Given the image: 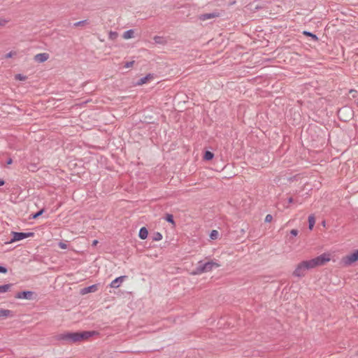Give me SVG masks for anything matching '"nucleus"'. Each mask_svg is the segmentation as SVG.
Wrapping results in <instances>:
<instances>
[{"label":"nucleus","mask_w":358,"mask_h":358,"mask_svg":"<svg viewBox=\"0 0 358 358\" xmlns=\"http://www.w3.org/2000/svg\"><path fill=\"white\" fill-rule=\"evenodd\" d=\"M7 272V270L6 268L3 267V266H0V273H5Z\"/></svg>","instance_id":"2f4dec72"},{"label":"nucleus","mask_w":358,"mask_h":358,"mask_svg":"<svg viewBox=\"0 0 358 358\" xmlns=\"http://www.w3.org/2000/svg\"><path fill=\"white\" fill-rule=\"evenodd\" d=\"M98 334L99 332L96 331H85L78 332L79 342L87 341L90 337Z\"/></svg>","instance_id":"423d86ee"},{"label":"nucleus","mask_w":358,"mask_h":358,"mask_svg":"<svg viewBox=\"0 0 358 358\" xmlns=\"http://www.w3.org/2000/svg\"><path fill=\"white\" fill-rule=\"evenodd\" d=\"M13 312L8 309L0 308V320H6L13 317Z\"/></svg>","instance_id":"6e6552de"},{"label":"nucleus","mask_w":358,"mask_h":358,"mask_svg":"<svg viewBox=\"0 0 358 358\" xmlns=\"http://www.w3.org/2000/svg\"><path fill=\"white\" fill-rule=\"evenodd\" d=\"M15 79L17 80L24 81L27 79V76L18 73L15 76Z\"/></svg>","instance_id":"a211bd4d"},{"label":"nucleus","mask_w":358,"mask_h":358,"mask_svg":"<svg viewBox=\"0 0 358 358\" xmlns=\"http://www.w3.org/2000/svg\"><path fill=\"white\" fill-rule=\"evenodd\" d=\"M331 257L330 253L324 252L311 259L301 261L296 265L292 275L296 278H303L308 270L324 265L331 260Z\"/></svg>","instance_id":"f257e3e1"},{"label":"nucleus","mask_w":358,"mask_h":358,"mask_svg":"<svg viewBox=\"0 0 358 358\" xmlns=\"http://www.w3.org/2000/svg\"><path fill=\"white\" fill-rule=\"evenodd\" d=\"M152 78V76L151 74L147 75L145 77H143L141 78L138 83H136L137 85H143L145 83H147L149 80H150Z\"/></svg>","instance_id":"f8f14e48"},{"label":"nucleus","mask_w":358,"mask_h":358,"mask_svg":"<svg viewBox=\"0 0 358 358\" xmlns=\"http://www.w3.org/2000/svg\"><path fill=\"white\" fill-rule=\"evenodd\" d=\"M358 262V249L353 250L350 253L343 256L341 258V264L345 267L352 266Z\"/></svg>","instance_id":"7ed1b4c3"},{"label":"nucleus","mask_w":358,"mask_h":358,"mask_svg":"<svg viewBox=\"0 0 358 358\" xmlns=\"http://www.w3.org/2000/svg\"><path fill=\"white\" fill-rule=\"evenodd\" d=\"M97 243H98V241L96 240H95V241H93V245H95L97 244Z\"/></svg>","instance_id":"4c0bfd02"},{"label":"nucleus","mask_w":358,"mask_h":358,"mask_svg":"<svg viewBox=\"0 0 358 358\" xmlns=\"http://www.w3.org/2000/svg\"><path fill=\"white\" fill-rule=\"evenodd\" d=\"M219 236V233L217 230H213L210 234V238L213 240L217 239Z\"/></svg>","instance_id":"aec40b11"},{"label":"nucleus","mask_w":358,"mask_h":358,"mask_svg":"<svg viewBox=\"0 0 358 358\" xmlns=\"http://www.w3.org/2000/svg\"><path fill=\"white\" fill-rule=\"evenodd\" d=\"M8 20L5 18H0V27H5L8 23Z\"/></svg>","instance_id":"b1692460"},{"label":"nucleus","mask_w":358,"mask_h":358,"mask_svg":"<svg viewBox=\"0 0 358 358\" xmlns=\"http://www.w3.org/2000/svg\"><path fill=\"white\" fill-rule=\"evenodd\" d=\"M357 105H358V101H357Z\"/></svg>","instance_id":"58836bf2"},{"label":"nucleus","mask_w":358,"mask_h":358,"mask_svg":"<svg viewBox=\"0 0 358 358\" xmlns=\"http://www.w3.org/2000/svg\"><path fill=\"white\" fill-rule=\"evenodd\" d=\"M98 290V285H93L87 287H85L81 289L80 293L82 294H86L87 293L90 292H95Z\"/></svg>","instance_id":"9b49d317"},{"label":"nucleus","mask_w":358,"mask_h":358,"mask_svg":"<svg viewBox=\"0 0 358 358\" xmlns=\"http://www.w3.org/2000/svg\"><path fill=\"white\" fill-rule=\"evenodd\" d=\"M272 220H273V217H272V215H267L266 216V217H265V221H266V222H271V221H272Z\"/></svg>","instance_id":"c85d7f7f"},{"label":"nucleus","mask_w":358,"mask_h":358,"mask_svg":"<svg viewBox=\"0 0 358 358\" xmlns=\"http://www.w3.org/2000/svg\"><path fill=\"white\" fill-rule=\"evenodd\" d=\"M148 235V229L145 227L141 228V229L139 231V234H138L140 238L145 240V238H147Z\"/></svg>","instance_id":"2eb2a0df"},{"label":"nucleus","mask_w":358,"mask_h":358,"mask_svg":"<svg viewBox=\"0 0 358 358\" xmlns=\"http://www.w3.org/2000/svg\"><path fill=\"white\" fill-rule=\"evenodd\" d=\"M43 212H44V210H43V209H42V210H41L40 211H38V213H35V214L32 215L31 217H32L33 219H36V218H38L39 216H41V215L43 213Z\"/></svg>","instance_id":"a878e982"},{"label":"nucleus","mask_w":358,"mask_h":358,"mask_svg":"<svg viewBox=\"0 0 358 358\" xmlns=\"http://www.w3.org/2000/svg\"><path fill=\"white\" fill-rule=\"evenodd\" d=\"M4 184H5L4 180H0V186L3 185Z\"/></svg>","instance_id":"f704fd0d"},{"label":"nucleus","mask_w":358,"mask_h":358,"mask_svg":"<svg viewBox=\"0 0 358 358\" xmlns=\"http://www.w3.org/2000/svg\"><path fill=\"white\" fill-rule=\"evenodd\" d=\"M12 163V159H9V160L8 161L7 164H10Z\"/></svg>","instance_id":"c9c22d12"},{"label":"nucleus","mask_w":358,"mask_h":358,"mask_svg":"<svg viewBox=\"0 0 358 358\" xmlns=\"http://www.w3.org/2000/svg\"><path fill=\"white\" fill-rule=\"evenodd\" d=\"M303 34L306 36H310L314 41H318V38L316 35L310 33V32H308V31H304L303 32Z\"/></svg>","instance_id":"4be33fe9"},{"label":"nucleus","mask_w":358,"mask_h":358,"mask_svg":"<svg viewBox=\"0 0 358 358\" xmlns=\"http://www.w3.org/2000/svg\"><path fill=\"white\" fill-rule=\"evenodd\" d=\"M214 155L210 151H206L204 154V159L206 160H210L213 158Z\"/></svg>","instance_id":"6ab92c4d"},{"label":"nucleus","mask_w":358,"mask_h":358,"mask_svg":"<svg viewBox=\"0 0 358 358\" xmlns=\"http://www.w3.org/2000/svg\"><path fill=\"white\" fill-rule=\"evenodd\" d=\"M13 287L12 284H6L3 285H0V293H6L10 290Z\"/></svg>","instance_id":"dca6fc26"},{"label":"nucleus","mask_w":358,"mask_h":358,"mask_svg":"<svg viewBox=\"0 0 358 358\" xmlns=\"http://www.w3.org/2000/svg\"><path fill=\"white\" fill-rule=\"evenodd\" d=\"M220 266V264L214 261H210L204 264H203L201 262H199L198 267L195 271L192 272V274L199 275L203 273H208Z\"/></svg>","instance_id":"f03ea898"},{"label":"nucleus","mask_w":358,"mask_h":358,"mask_svg":"<svg viewBox=\"0 0 358 358\" xmlns=\"http://www.w3.org/2000/svg\"><path fill=\"white\" fill-rule=\"evenodd\" d=\"M122 37L124 39H130L134 37V31L133 29H130L124 32Z\"/></svg>","instance_id":"4468645a"},{"label":"nucleus","mask_w":358,"mask_h":358,"mask_svg":"<svg viewBox=\"0 0 358 358\" xmlns=\"http://www.w3.org/2000/svg\"><path fill=\"white\" fill-rule=\"evenodd\" d=\"M126 278V276L122 275L120 277H118L115 278L114 280H113L110 285V287L112 288H117L120 287V283H122L124 280Z\"/></svg>","instance_id":"9d476101"},{"label":"nucleus","mask_w":358,"mask_h":358,"mask_svg":"<svg viewBox=\"0 0 358 358\" xmlns=\"http://www.w3.org/2000/svg\"><path fill=\"white\" fill-rule=\"evenodd\" d=\"M308 223H309V229L310 230H312L315 224V218L314 215H311L308 217Z\"/></svg>","instance_id":"f3484780"},{"label":"nucleus","mask_w":358,"mask_h":358,"mask_svg":"<svg viewBox=\"0 0 358 358\" xmlns=\"http://www.w3.org/2000/svg\"><path fill=\"white\" fill-rule=\"evenodd\" d=\"M166 221L171 223L172 224H175V222H174V220H173V215H168L166 216Z\"/></svg>","instance_id":"bb28decb"},{"label":"nucleus","mask_w":358,"mask_h":358,"mask_svg":"<svg viewBox=\"0 0 358 358\" xmlns=\"http://www.w3.org/2000/svg\"><path fill=\"white\" fill-rule=\"evenodd\" d=\"M58 339L71 343L79 342L78 332H66L58 336Z\"/></svg>","instance_id":"20e7f679"},{"label":"nucleus","mask_w":358,"mask_h":358,"mask_svg":"<svg viewBox=\"0 0 358 358\" xmlns=\"http://www.w3.org/2000/svg\"><path fill=\"white\" fill-rule=\"evenodd\" d=\"M153 241H161L162 239V235L161 233L159 232H156L154 236H153V238H152Z\"/></svg>","instance_id":"412c9836"},{"label":"nucleus","mask_w":358,"mask_h":358,"mask_svg":"<svg viewBox=\"0 0 358 358\" xmlns=\"http://www.w3.org/2000/svg\"><path fill=\"white\" fill-rule=\"evenodd\" d=\"M349 92H350V94H352L353 97H355L357 93V92L355 90H350Z\"/></svg>","instance_id":"7c9ffc66"},{"label":"nucleus","mask_w":358,"mask_h":358,"mask_svg":"<svg viewBox=\"0 0 358 358\" xmlns=\"http://www.w3.org/2000/svg\"><path fill=\"white\" fill-rule=\"evenodd\" d=\"M34 296V292L31 291H24L21 292H18L15 295V298L18 299H32Z\"/></svg>","instance_id":"0eeeda50"},{"label":"nucleus","mask_w":358,"mask_h":358,"mask_svg":"<svg viewBox=\"0 0 358 358\" xmlns=\"http://www.w3.org/2000/svg\"><path fill=\"white\" fill-rule=\"evenodd\" d=\"M59 246L60 248L62 249H66L67 248V245L63 242H60L59 243Z\"/></svg>","instance_id":"c756f323"},{"label":"nucleus","mask_w":358,"mask_h":358,"mask_svg":"<svg viewBox=\"0 0 358 358\" xmlns=\"http://www.w3.org/2000/svg\"><path fill=\"white\" fill-rule=\"evenodd\" d=\"M15 55H16V52L10 51V52L7 53L5 55V58L8 59V58L13 57V56H15Z\"/></svg>","instance_id":"cd10ccee"},{"label":"nucleus","mask_w":358,"mask_h":358,"mask_svg":"<svg viewBox=\"0 0 358 358\" xmlns=\"http://www.w3.org/2000/svg\"><path fill=\"white\" fill-rule=\"evenodd\" d=\"M85 23V21H80L75 24L76 26H79L81 24H84Z\"/></svg>","instance_id":"72a5a7b5"},{"label":"nucleus","mask_w":358,"mask_h":358,"mask_svg":"<svg viewBox=\"0 0 358 358\" xmlns=\"http://www.w3.org/2000/svg\"><path fill=\"white\" fill-rule=\"evenodd\" d=\"M11 234L13 236V238L10 241L9 243H15L17 241H20L22 239L29 238V237H33L34 236V233H33V232L24 233V232L12 231Z\"/></svg>","instance_id":"39448f33"},{"label":"nucleus","mask_w":358,"mask_h":358,"mask_svg":"<svg viewBox=\"0 0 358 358\" xmlns=\"http://www.w3.org/2000/svg\"><path fill=\"white\" fill-rule=\"evenodd\" d=\"M347 110H348V109H347V108L341 109V110H340L338 111V115H341V114H342L343 113H344V112H345V111H347Z\"/></svg>","instance_id":"473e14b6"},{"label":"nucleus","mask_w":358,"mask_h":358,"mask_svg":"<svg viewBox=\"0 0 358 358\" xmlns=\"http://www.w3.org/2000/svg\"><path fill=\"white\" fill-rule=\"evenodd\" d=\"M218 15L217 14H215V13H206V14H203L201 15L200 17H199V19L201 20H203V21H205L206 20H209V19H211V18H214V17H217Z\"/></svg>","instance_id":"ddd939ff"},{"label":"nucleus","mask_w":358,"mask_h":358,"mask_svg":"<svg viewBox=\"0 0 358 358\" xmlns=\"http://www.w3.org/2000/svg\"><path fill=\"white\" fill-rule=\"evenodd\" d=\"M293 202V199L291 197L289 199V203H292Z\"/></svg>","instance_id":"e433bc0d"},{"label":"nucleus","mask_w":358,"mask_h":358,"mask_svg":"<svg viewBox=\"0 0 358 358\" xmlns=\"http://www.w3.org/2000/svg\"><path fill=\"white\" fill-rule=\"evenodd\" d=\"M50 57V55L48 53L43 52V53H38L34 56V60L36 62L38 63H43L46 62Z\"/></svg>","instance_id":"1a4fd4ad"},{"label":"nucleus","mask_w":358,"mask_h":358,"mask_svg":"<svg viewBox=\"0 0 358 358\" xmlns=\"http://www.w3.org/2000/svg\"><path fill=\"white\" fill-rule=\"evenodd\" d=\"M290 237L289 238V240L291 241L292 239V237H295L299 234V231L297 229H292L289 232Z\"/></svg>","instance_id":"5701e85b"},{"label":"nucleus","mask_w":358,"mask_h":358,"mask_svg":"<svg viewBox=\"0 0 358 358\" xmlns=\"http://www.w3.org/2000/svg\"><path fill=\"white\" fill-rule=\"evenodd\" d=\"M135 62L134 61H130V62H127L125 64H124V68L126 69H129V68H131L134 64Z\"/></svg>","instance_id":"393cba45"}]
</instances>
